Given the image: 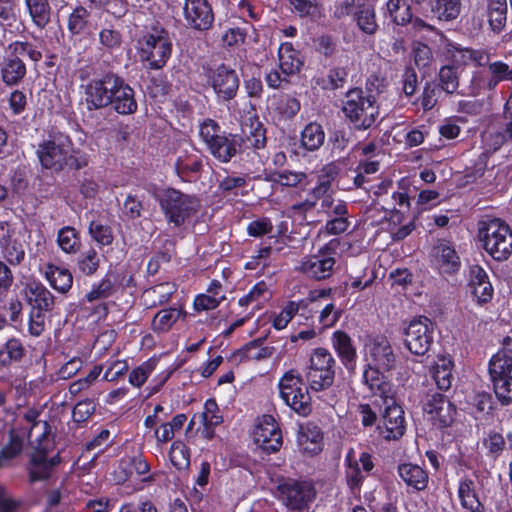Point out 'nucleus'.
<instances>
[{
	"instance_id": "e2e57ef3",
	"label": "nucleus",
	"mask_w": 512,
	"mask_h": 512,
	"mask_svg": "<svg viewBox=\"0 0 512 512\" xmlns=\"http://www.w3.org/2000/svg\"><path fill=\"white\" fill-rule=\"evenodd\" d=\"M299 304L295 302H289L282 311L274 317L273 326L278 329H284L291 321L293 316L298 312Z\"/></svg>"
},
{
	"instance_id": "a19ab883",
	"label": "nucleus",
	"mask_w": 512,
	"mask_h": 512,
	"mask_svg": "<svg viewBox=\"0 0 512 512\" xmlns=\"http://www.w3.org/2000/svg\"><path fill=\"white\" fill-rule=\"evenodd\" d=\"M452 361L446 358L439 359L433 371V378L440 390H448L452 383Z\"/></svg>"
},
{
	"instance_id": "7ed1b4c3",
	"label": "nucleus",
	"mask_w": 512,
	"mask_h": 512,
	"mask_svg": "<svg viewBox=\"0 0 512 512\" xmlns=\"http://www.w3.org/2000/svg\"><path fill=\"white\" fill-rule=\"evenodd\" d=\"M478 238L484 250L496 261L507 260L512 254V230L499 218L480 221Z\"/></svg>"
},
{
	"instance_id": "0e129e2a",
	"label": "nucleus",
	"mask_w": 512,
	"mask_h": 512,
	"mask_svg": "<svg viewBox=\"0 0 512 512\" xmlns=\"http://www.w3.org/2000/svg\"><path fill=\"white\" fill-rule=\"evenodd\" d=\"M483 444L488 449L489 454L495 458L503 452L506 446L504 437L497 432H490L487 438L484 439Z\"/></svg>"
},
{
	"instance_id": "338daca9",
	"label": "nucleus",
	"mask_w": 512,
	"mask_h": 512,
	"mask_svg": "<svg viewBox=\"0 0 512 512\" xmlns=\"http://www.w3.org/2000/svg\"><path fill=\"white\" fill-rule=\"evenodd\" d=\"M482 138L487 150L493 152L501 148L506 142L509 141L504 130L502 132H485Z\"/></svg>"
},
{
	"instance_id": "473e14b6",
	"label": "nucleus",
	"mask_w": 512,
	"mask_h": 512,
	"mask_svg": "<svg viewBox=\"0 0 512 512\" xmlns=\"http://www.w3.org/2000/svg\"><path fill=\"white\" fill-rule=\"evenodd\" d=\"M353 19L362 32L368 35L376 33L378 24L376 22L373 5L366 2L358 4V8L355 10V16Z\"/></svg>"
},
{
	"instance_id": "aec40b11",
	"label": "nucleus",
	"mask_w": 512,
	"mask_h": 512,
	"mask_svg": "<svg viewBox=\"0 0 512 512\" xmlns=\"http://www.w3.org/2000/svg\"><path fill=\"white\" fill-rule=\"evenodd\" d=\"M117 88L112 92L113 100L111 106L113 109L123 115L132 114L137 110V102L134 96V90L119 77Z\"/></svg>"
},
{
	"instance_id": "dca6fc26",
	"label": "nucleus",
	"mask_w": 512,
	"mask_h": 512,
	"mask_svg": "<svg viewBox=\"0 0 512 512\" xmlns=\"http://www.w3.org/2000/svg\"><path fill=\"white\" fill-rule=\"evenodd\" d=\"M255 442L267 453H273L282 446V433L274 418L264 416L254 432Z\"/></svg>"
},
{
	"instance_id": "39448f33",
	"label": "nucleus",
	"mask_w": 512,
	"mask_h": 512,
	"mask_svg": "<svg viewBox=\"0 0 512 512\" xmlns=\"http://www.w3.org/2000/svg\"><path fill=\"white\" fill-rule=\"evenodd\" d=\"M138 53L142 62H147L150 69L163 68L172 53V42L168 32L159 26L146 31L138 40Z\"/></svg>"
},
{
	"instance_id": "ea45409f",
	"label": "nucleus",
	"mask_w": 512,
	"mask_h": 512,
	"mask_svg": "<svg viewBox=\"0 0 512 512\" xmlns=\"http://www.w3.org/2000/svg\"><path fill=\"white\" fill-rule=\"evenodd\" d=\"M100 266V256L93 248L80 253L77 257L76 267L86 276L94 275Z\"/></svg>"
},
{
	"instance_id": "a211bd4d",
	"label": "nucleus",
	"mask_w": 512,
	"mask_h": 512,
	"mask_svg": "<svg viewBox=\"0 0 512 512\" xmlns=\"http://www.w3.org/2000/svg\"><path fill=\"white\" fill-rule=\"evenodd\" d=\"M49 453L33 452L29 462V479L31 482L50 478L53 470L60 463L59 454L48 457Z\"/></svg>"
},
{
	"instance_id": "f257e3e1",
	"label": "nucleus",
	"mask_w": 512,
	"mask_h": 512,
	"mask_svg": "<svg viewBox=\"0 0 512 512\" xmlns=\"http://www.w3.org/2000/svg\"><path fill=\"white\" fill-rule=\"evenodd\" d=\"M40 412L29 408L15 417L7 415V420L0 419V440L8 435V443L0 450V456L10 459L18 455L23 447V439L27 436L30 443L39 441L40 433H50L51 427L47 421L38 420Z\"/></svg>"
},
{
	"instance_id": "20e7f679",
	"label": "nucleus",
	"mask_w": 512,
	"mask_h": 512,
	"mask_svg": "<svg viewBox=\"0 0 512 512\" xmlns=\"http://www.w3.org/2000/svg\"><path fill=\"white\" fill-rule=\"evenodd\" d=\"M345 117L357 130H367L374 126L379 117V107L374 95L360 88L349 90L343 103Z\"/></svg>"
},
{
	"instance_id": "37998d69",
	"label": "nucleus",
	"mask_w": 512,
	"mask_h": 512,
	"mask_svg": "<svg viewBox=\"0 0 512 512\" xmlns=\"http://www.w3.org/2000/svg\"><path fill=\"white\" fill-rule=\"evenodd\" d=\"M8 53H12L18 59L28 57L33 62H38L42 59V53L35 45L28 41H15L8 45Z\"/></svg>"
},
{
	"instance_id": "c03bdc74",
	"label": "nucleus",
	"mask_w": 512,
	"mask_h": 512,
	"mask_svg": "<svg viewBox=\"0 0 512 512\" xmlns=\"http://www.w3.org/2000/svg\"><path fill=\"white\" fill-rule=\"evenodd\" d=\"M170 461L178 470H187L190 466V453L188 447L181 441L172 443Z\"/></svg>"
},
{
	"instance_id": "4d7b16f0",
	"label": "nucleus",
	"mask_w": 512,
	"mask_h": 512,
	"mask_svg": "<svg viewBox=\"0 0 512 512\" xmlns=\"http://www.w3.org/2000/svg\"><path fill=\"white\" fill-rule=\"evenodd\" d=\"M443 90L434 82H426L421 96V105L425 111L431 110Z\"/></svg>"
},
{
	"instance_id": "4be33fe9",
	"label": "nucleus",
	"mask_w": 512,
	"mask_h": 512,
	"mask_svg": "<svg viewBox=\"0 0 512 512\" xmlns=\"http://www.w3.org/2000/svg\"><path fill=\"white\" fill-rule=\"evenodd\" d=\"M332 343L343 365L349 371H353L355 369L357 353L350 336L344 331H335L332 336Z\"/></svg>"
},
{
	"instance_id": "4468645a",
	"label": "nucleus",
	"mask_w": 512,
	"mask_h": 512,
	"mask_svg": "<svg viewBox=\"0 0 512 512\" xmlns=\"http://www.w3.org/2000/svg\"><path fill=\"white\" fill-rule=\"evenodd\" d=\"M183 13L187 25L194 30H209L214 22L212 7L207 0H184Z\"/></svg>"
},
{
	"instance_id": "79ce46f5",
	"label": "nucleus",
	"mask_w": 512,
	"mask_h": 512,
	"mask_svg": "<svg viewBox=\"0 0 512 512\" xmlns=\"http://www.w3.org/2000/svg\"><path fill=\"white\" fill-rule=\"evenodd\" d=\"M438 85L449 95L457 92L459 88V76L457 68L453 66H443L438 74Z\"/></svg>"
},
{
	"instance_id": "c756f323",
	"label": "nucleus",
	"mask_w": 512,
	"mask_h": 512,
	"mask_svg": "<svg viewBox=\"0 0 512 512\" xmlns=\"http://www.w3.org/2000/svg\"><path fill=\"white\" fill-rule=\"evenodd\" d=\"M279 66L282 72L286 75L297 73L303 62L293 45L289 42L282 43L278 50Z\"/></svg>"
},
{
	"instance_id": "c85d7f7f",
	"label": "nucleus",
	"mask_w": 512,
	"mask_h": 512,
	"mask_svg": "<svg viewBox=\"0 0 512 512\" xmlns=\"http://www.w3.org/2000/svg\"><path fill=\"white\" fill-rule=\"evenodd\" d=\"M369 353L376 364L384 369H390L395 363V355L389 341L384 338H376L370 344Z\"/></svg>"
},
{
	"instance_id": "5fc2aeb1",
	"label": "nucleus",
	"mask_w": 512,
	"mask_h": 512,
	"mask_svg": "<svg viewBox=\"0 0 512 512\" xmlns=\"http://www.w3.org/2000/svg\"><path fill=\"white\" fill-rule=\"evenodd\" d=\"M265 294H267L266 284L264 282L257 283L247 295L239 299L238 304L240 306L253 305V308L259 309L260 300L265 299Z\"/></svg>"
},
{
	"instance_id": "cd10ccee",
	"label": "nucleus",
	"mask_w": 512,
	"mask_h": 512,
	"mask_svg": "<svg viewBox=\"0 0 512 512\" xmlns=\"http://www.w3.org/2000/svg\"><path fill=\"white\" fill-rule=\"evenodd\" d=\"M398 474L407 486L413 487L415 490L421 491L427 487L428 474L418 465L401 464L398 467Z\"/></svg>"
},
{
	"instance_id": "72a5a7b5",
	"label": "nucleus",
	"mask_w": 512,
	"mask_h": 512,
	"mask_svg": "<svg viewBox=\"0 0 512 512\" xmlns=\"http://www.w3.org/2000/svg\"><path fill=\"white\" fill-rule=\"evenodd\" d=\"M458 496L463 508L470 512H484V506L478 499L473 480L464 479L460 482Z\"/></svg>"
},
{
	"instance_id": "7c9ffc66",
	"label": "nucleus",
	"mask_w": 512,
	"mask_h": 512,
	"mask_svg": "<svg viewBox=\"0 0 512 512\" xmlns=\"http://www.w3.org/2000/svg\"><path fill=\"white\" fill-rule=\"evenodd\" d=\"M25 5L33 24L43 30L51 20L49 0H25Z\"/></svg>"
},
{
	"instance_id": "2f4dec72",
	"label": "nucleus",
	"mask_w": 512,
	"mask_h": 512,
	"mask_svg": "<svg viewBox=\"0 0 512 512\" xmlns=\"http://www.w3.org/2000/svg\"><path fill=\"white\" fill-rule=\"evenodd\" d=\"M45 277L50 285L60 293H66L73 283V276L68 269L53 264L46 266Z\"/></svg>"
},
{
	"instance_id": "423d86ee",
	"label": "nucleus",
	"mask_w": 512,
	"mask_h": 512,
	"mask_svg": "<svg viewBox=\"0 0 512 512\" xmlns=\"http://www.w3.org/2000/svg\"><path fill=\"white\" fill-rule=\"evenodd\" d=\"M160 208L169 224L181 227L200 207L194 195L186 194L174 188L164 189L158 197Z\"/></svg>"
},
{
	"instance_id": "f03ea898",
	"label": "nucleus",
	"mask_w": 512,
	"mask_h": 512,
	"mask_svg": "<svg viewBox=\"0 0 512 512\" xmlns=\"http://www.w3.org/2000/svg\"><path fill=\"white\" fill-rule=\"evenodd\" d=\"M37 155L44 168L54 171L65 167L78 170L88 164L86 156L74 151L70 138L62 134L51 136L39 144Z\"/></svg>"
},
{
	"instance_id": "9b49d317",
	"label": "nucleus",
	"mask_w": 512,
	"mask_h": 512,
	"mask_svg": "<svg viewBox=\"0 0 512 512\" xmlns=\"http://www.w3.org/2000/svg\"><path fill=\"white\" fill-rule=\"evenodd\" d=\"M119 76L106 73L100 78L91 79L84 86L85 101L89 110H98L111 104L113 91L117 88Z\"/></svg>"
},
{
	"instance_id": "2eb2a0df",
	"label": "nucleus",
	"mask_w": 512,
	"mask_h": 512,
	"mask_svg": "<svg viewBox=\"0 0 512 512\" xmlns=\"http://www.w3.org/2000/svg\"><path fill=\"white\" fill-rule=\"evenodd\" d=\"M385 413L383 415V426H378L379 433L387 440H396L405 432L404 411L396 405L393 397L387 399Z\"/></svg>"
},
{
	"instance_id": "864d4df0",
	"label": "nucleus",
	"mask_w": 512,
	"mask_h": 512,
	"mask_svg": "<svg viewBox=\"0 0 512 512\" xmlns=\"http://www.w3.org/2000/svg\"><path fill=\"white\" fill-rule=\"evenodd\" d=\"M307 178L304 172L281 171L275 172L272 176V181L282 186L296 187Z\"/></svg>"
},
{
	"instance_id": "e433bc0d",
	"label": "nucleus",
	"mask_w": 512,
	"mask_h": 512,
	"mask_svg": "<svg viewBox=\"0 0 512 512\" xmlns=\"http://www.w3.org/2000/svg\"><path fill=\"white\" fill-rule=\"evenodd\" d=\"M324 140V130L316 122L307 124L301 133V145L308 151L318 150L323 145Z\"/></svg>"
},
{
	"instance_id": "de8ad7c7",
	"label": "nucleus",
	"mask_w": 512,
	"mask_h": 512,
	"mask_svg": "<svg viewBox=\"0 0 512 512\" xmlns=\"http://www.w3.org/2000/svg\"><path fill=\"white\" fill-rule=\"evenodd\" d=\"M437 251L438 261L445 272L451 273L458 269L459 257L453 248L446 244H441L438 246Z\"/></svg>"
},
{
	"instance_id": "774afa93",
	"label": "nucleus",
	"mask_w": 512,
	"mask_h": 512,
	"mask_svg": "<svg viewBox=\"0 0 512 512\" xmlns=\"http://www.w3.org/2000/svg\"><path fill=\"white\" fill-rule=\"evenodd\" d=\"M219 130V125L213 120L208 119L202 123L200 127V136L206 143L207 147L221 136L219 134Z\"/></svg>"
},
{
	"instance_id": "bf43d9fd",
	"label": "nucleus",
	"mask_w": 512,
	"mask_h": 512,
	"mask_svg": "<svg viewBox=\"0 0 512 512\" xmlns=\"http://www.w3.org/2000/svg\"><path fill=\"white\" fill-rule=\"evenodd\" d=\"M276 110L285 118H293L300 110V102L289 95L281 96L277 102Z\"/></svg>"
},
{
	"instance_id": "a878e982",
	"label": "nucleus",
	"mask_w": 512,
	"mask_h": 512,
	"mask_svg": "<svg viewBox=\"0 0 512 512\" xmlns=\"http://www.w3.org/2000/svg\"><path fill=\"white\" fill-rule=\"evenodd\" d=\"M175 292L176 285L174 283L164 282L146 289L142 299L147 308H155L167 303Z\"/></svg>"
},
{
	"instance_id": "b1692460",
	"label": "nucleus",
	"mask_w": 512,
	"mask_h": 512,
	"mask_svg": "<svg viewBox=\"0 0 512 512\" xmlns=\"http://www.w3.org/2000/svg\"><path fill=\"white\" fill-rule=\"evenodd\" d=\"M27 69L23 59H18L12 53L4 59L1 66V80L7 86L18 85L26 76Z\"/></svg>"
},
{
	"instance_id": "4c0bfd02",
	"label": "nucleus",
	"mask_w": 512,
	"mask_h": 512,
	"mask_svg": "<svg viewBox=\"0 0 512 512\" xmlns=\"http://www.w3.org/2000/svg\"><path fill=\"white\" fill-rule=\"evenodd\" d=\"M460 0H431V11L442 21L456 19L460 13Z\"/></svg>"
},
{
	"instance_id": "49530a36",
	"label": "nucleus",
	"mask_w": 512,
	"mask_h": 512,
	"mask_svg": "<svg viewBox=\"0 0 512 512\" xmlns=\"http://www.w3.org/2000/svg\"><path fill=\"white\" fill-rule=\"evenodd\" d=\"M25 355V348L21 341L16 338L9 339L0 351V361L9 364L12 361L19 362Z\"/></svg>"
},
{
	"instance_id": "f3484780",
	"label": "nucleus",
	"mask_w": 512,
	"mask_h": 512,
	"mask_svg": "<svg viewBox=\"0 0 512 512\" xmlns=\"http://www.w3.org/2000/svg\"><path fill=\"white\" fill-rule=\"evenodd\" d=\"M423 409L432 416V420L438 421L441 426H448L453 421L455 409L443 394L427 395Z\"/></svg>"
},
{
	"instance_id": "6e6d98bb",
	"label": "nucleus",
	"mask_w": 512,
	"mask_h": 512,
	"mask_svg": "<svg viewBox=\"0 0 512 512\" xmlns=\"http://www.w3.org/2000/svg\"><path fill=\"white\" fill-rule=\"evenodd\" d=\"M1 247L4 258L12 265L20 264L25 257L23 245L16 240L12 239Z\"/></svg>"
},
{
	"instance_id": "680f3d73",
	"label": "nucleus",
	"mask_w": 512,
	"mask_h": 512,
	"mask_svg": "<svg viewBox=\"0 0 512 512\" xmlns=\"http://www.w3.org/2000/svg\"><path fill=\"white\" fill-rule=\"evenodd\" d=\"M347 462H348V467L346 470L347 484L349 485V487L352 490L359 489L363 482V479H364V476L362 475L360 468H359V463L357 460L352 459L350 454L347 456Z\"/></svg>"
},
{
	"instance_id": "8fccbe9b",
	"label": "nucleus",
	"mask_w": 512,
	"mask_h": 512,
	"mask_svg": "<svg viewBox=\"0 0 512 512\" xmlns=\"http://www.w3.org/2000/svg\"><path fill=\"white\" fill-rule=\"evenodd\" d=\"M180 311L175 308H169L159 311L152 322L155 330L167 331L179 318Z\"/></svg>"
},
{
	"instance_id": "ddd939ff",
	"label": "nucleus",
	"mask_w": 512,
	"mask_h": 512,
	"mask_svg": "<svg viewBox=\"0 0 512 512\" xmlns=\"http://www.w3.org/2000/svg\"><path fill=\"white\" fill-rule=\"evenodd\" d=\"M208 79L219 99L229 101L236 96L240 80L234 69L221 64L210 71Z\"/></svg>"
},
{
	"instance_id": "bb28decb",
	"label": "nucleus",
	"mask_w": 512,
	"mask_h": 512,
	"mask_svg": "<svg viewBox=\"0 0 512 512\" xmlns=\"http://www.w3.org/2000/svg\"><path fill=\"white\" fill-rule=\"evenodd\" d=\"M363 381L372 394L380 396L387 403V399L391 397V385L385 381L378 369L368 365L363 372Z\"/></svg>"
},
{
	"instance_id": "f704fd0d",
	"label": "nucleus",
	"mask_w": 512,
	"mask_h": 512,
	"mask_svg": "<svg viewBox=\"0 0 512 512\" xmlns=\"http://www.w3.org/2000/svg\"><path fill=\"white\" fill-rule=\"evenodd\" d=\"M488 21L495 33L504 30L507 21V0H488Z\"/></svg>"
},
{
	"instance_id": "0eeeda50",
	"label": "nucleus",
	"mask_w": 512,
	"mask_h": 512,
	"mask_svg": "<svg viewBox=\"0 0 512 512\" xmlns=\"http://www.w3.org/2000/svg\"><path fill=\"white\" fill-rule=\"evenodd\" d=\"M280 396L297 414L307 416L312 411L311 397L307 385L303 383L301 374L291 369L279 380Z\"/></svg>"
},
{
	"instance_id": "9d476101",
	"label": "nucleus",
	"mask_w": 512,
	"mask_h": 512,
	"mask_svg": "<svg viewBox=\"0 0 512 512\" xmlns=\"http://www.w3.org/2000/svg\"><path fill=\"white\" fill-rule=\"evenodd\" d=\"M435 328V323L426 316L413 318L404 331L406 348L414 355H425L433 344Z\"/></svg>"
},
{
	"instance_id": "69168bd1",
	"label": "nucleus",
	"mask_w": 512,
	"mask_h": 512,
	"mask_svg": "<svg viewBox=\"0 0 512 512\" xmlns=\"http://www.w3.org/2000/svg\"><path fill=\"white\" fill-rule=\"evenodd\" d=\"M99 40L102 46L113 50L121 46L122 36L117 30L104 28L99 33Z\"/></svg>"
},
{
	"instance_id": "c9c22d12",
	"label": "nucleus",
	"mask_w": 512,
	"mask_h": 512,
	"mask_svg": "<svg viewBox=\"0 0 512 512\" xmlns=\"http://www.w3.org/2000/svg\"><path fill=\"white\" fill-rule=\"evenodd\" d=\"M27 300L39 312L50 311L55 304L53 294L43 285L30 286L27 292Z\"/></svg>"
},
{
	"instance_id": "6ab92c4d",
	"label": "nucleus",
	"mask_w": 512,
	"mask_h": 512,
	"mask_svg": "<svg viewBox=\"0 0 512 512\" xmlns=\"http://www.w3.org/2000/svg\"><path fill=\"white\" fill-rule=\"evenodd\" d=\"M335 259L325 256L322 251L317 255L305 258L300 265V271L307 277L316 280L326 279L331 276Z\"/></svg>"
},
{
	"instance_id": "a18cd8bd",
	"label": "nucleus",
	"mask_w": 512,
	"mask_h": 512,
	"mask_svg": "<svg viewBox=\"0 0 512 512\" xmlns=\"http://www.w3.org/2000/svg\"><path fill=\"white\" fill-rule=\"evenodd\" d=\"M89 11L82 7H76L68 18V30L73 35H79L85 32L88 26Z\"/></svg>"
},
{
	"instance_id": "3c124183",
	"label": "nucleus",
	"mask_w": 512,
	"mask_h": 512,
	"mask_svg": "<svg viewBox=\"0 0 512 512\" xmlns=\"http://www.w3.org/2000/svg\"><path fill=\"white\" fill-rule=\"evenodd\" d=\"M263 339L259 338L249 342L245 347L246 356L251 360H263L270 358L274 354V347H262Z\"/></svg>"
},
{
	"instance_id": "6e6552de",
	"label": "nucleus",
	"mask_w": 512,
	"mask_h": 512,
	"mask_svg": "<svg viewBox=\"0 0 512 512\" xmlns=\"http://www.w3.org/2000/svg\"><path fill=\"white\" fill-rule=\"evenodd\" d=\"M489 374L497 399L502 405L512 402V350L501 349L490 360Z\"/></svg>"
},
{
	"instance_id": "1a4fd4ad",
	"label": "nucleus",
	"mask_w": 512,
	"mask_h": 512,
	"mask_svg": "<svg viewBox=\"0 0 512 512\" xmlns=\"http://www.w3.org/2000/svg\"><path fill=\"white\" fill-rule=\"evenodd\" d=\"M335 365L336 361L328 350L315 349L310 356L309 366L305 373L311 389L322 391L329 388L334 382Z\"/></svg>"
},
{
	"instance_id": "5701e85b",
	"label": "nucleus",
	"mask_w": 512,
	"mask_h": 512,
	"mask_svg": "<svg viewBox=\"0 0 512 512\" xmlns=\"http://www.w3.org/2000/svg\"><path fill=\"white\" fill-rule=\"evenodd\" d=\"M241 147V138L237 135H221L208 146L211 154L223 163L229 162Z\"/></svg>"
},
{
	"instance_id": "09e8293b",
	"label": "nucleus",
	"mask_w": 512,
	"mask_h": 512,
	"mask_svg": "<svg viewBox=\"0 0 512 512\" xmlns=\"http://www.w3.org/2000/svg\"><path fill=\"white\" fill-rule=\"evenodd\" d=\"M90 236L100 245H110L114 236L111 227L101 221H91L88 228Z\"/></svg>"
},
{
	"instance_id": "13d9d810",
	"label": "nucleus",
	"mask_w": 512,
	"mask_h": 512,
	"mask_svg": "<svg viewBox=\"0 0 512 512\" xmlns=\"http://www.w3.org/2000/svg\"><path fill=\"white\" fill-rule=\"evenodd\" d=\"M201 422L203 425L210 426H218L223 422V417L219 414V407L214 399L206 401L204 411L201 413Z\"/></svg>"
},
{
	"instance_id": "603ef678",
	"label": "nucleus",
	"mask_w": 512,
	"mask_h": 512,
	"mask_svg": "<svg viewBox=\"0 0 512 512\" xmlns=\"http://www.w3.org/2000/svg\"><path fill=\"white\" fill-rule=\"evenodd\" d=\"M386 6L390 16L398 25H404L410 20L411 15L405 0H389Z\"/></svg>"
},
{
	"instance_id": "58836bf2",
	"label": "nucleus",
	"mask_w": 512,
	"mask_h": 512,
	"mask_svg": "<svg viewBox=\"0 0 512 512\" xmlns=\"http://www.w3.org/2000/svg\"><path fill=\"white\" fill-rule=\"evenodd\" d=\"M57 242L66 253H76L81 246L79 232L71 226H66L58 231Z\"/></svg>"
},
{
	"instance_id": "412c9836",
	"label": "nucleus",
	"mask_w": 512,
	"mask_h": 512,
	"mask_svg": "<svg viewBox=\"0 0 512 512\" xmlns=\"http://www.w3.org/2000/svg\"><path fill=\"white\" fill-rule=\"evenodd\" d=\"M323 435L320 428L314 424L301 426L297 435V444L302 452L316 455L322 450Z\"/></svg>"
},
{
	"instance_id": "052dcab7",
	"label": "nucleus",
	"mask_w": 512,
	"mask_h": 512,
	"mask_svg": "<svg viewBox=\"0 0 512 512\" xmlns=\"http://www.w3.org/2000/svg\"><path fill=\"white\" fill-rule=\"evenodd\" d=\"M114 291V284L113 282L108 278H103L99 284L94 287L91 291H89L85 298L88 302H93L100 299L108 298L112 295Z\"/></svg>"
},
{
	"instance_id": "f8f14e48",
	"label": "nucleus",
	"mask_w": 512,
	"mask_h": 512,
	"mask_svg": "<svg viewBox=\"0 0 512 512\" xmlns=\"http://www.w3.org/2000/svg\"><path fill=\"white\" fill-rule=\"evenodd\" d=\"M280 500L289 509L298 512L308 510L315 498V490L308 482H289L279 487Z\"/></svg>"
},
{
	"instance_id": "393cba45",
	"label": "nucleus",
	"mask_w": 512,
	"mask_h": 512,
	"mask_svg": "<svg viewBox=\"0 0 512 512\" xmlns=\"http://www.w3.org/2000/svg\"><path fill=\"white\" fill-rule=\"evenodd\" d=\"M488 77L479 83V89L492 91L502 81H512V66L503 61L490 62L487 67Z\"/></svg>"
}]
</instances>
